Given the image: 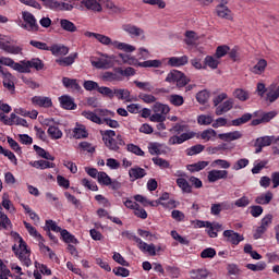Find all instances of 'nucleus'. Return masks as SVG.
Masks as SVG:
<instances>
[{
    "label": "nucleus",
    "mask_w": 279,
    "mask_h": 279,
    "mask_svg": "<svg viewBox=\"0 0 279 279\" xmlns=\"http://www.w3.org/2000/svg\"><path fill=\"white\" fill-rule=\"evenodd\" d=\"M153 111L157 114H162L163 117H167V114H169V112L171 111V108H169L168 105L155 102V105L153 106Z\"/></svg>",
    "instance_id": "ea45409f"
},
{
    "label": "nucleus",
    "mask_w": 279,
    "mask_h": 279,
    "mask_svg": "<svg viewBox=\"0 0 279 279\" xmlns=\"http://www.w3.org/2000/svg\"><path fill=\"white\" fill-rule=\"evenodd\" d=\"M177 186H179L183 193H193V185L184 178L177 179Z\"/></svg>",
    "instance_id": "58836bf2"
},
{
    "label": "nucleus",
    "mask_w": 279,
    "mask_h": 279,
    "mask_svg": "<svg viewBox=\"0 0 279 279\" xmlns=\"http://www.w3.org/2000/svg\"><path fill=\"white\" fill-rule=\"evenodd\" d=\"M5 125H22V128H28L29 124L27 123V120L16 116V113H11Z\"/></svg>",
    "instance_id": "412c9836"
},
{
    "label": "nucleus",
    "mask_w": 279,
    "mask_h": 279,
    "mask_svg": "<svg viewBox=\"0 0 279 279\" xmlns=\"http://www.w3.org/2000/svg\"><path fill=\"white\" fill-rule=\"evenodd\" d=\"M73 136L74 138H87L88 132L86 131V128L77 126L73 130Z\"/></svg>",
    "instance_id": "bf43d9fd"
},
{
    "label": "nucleus",
    "mask_w": 279,
    "mask_h": 279,
    "mask_svg": "<svg viewBox=\"0 0 279 279\" xmlns=\"http://www.w3.org/2000/svg\"><path fill=\"white\" fill-rule=\"evenodd\" d=\"M19 248L16 245L13 246V252L16 254L19 260H21L22 265L25 267H29L32 265V259L29 258V250H27V244L23 241V238L17 235Z\"/></svg>",
    "instance_id": "f03ea898"
},
{
    "label": "nucleus",
    "mask_w": 279,
    "mask_h": 279,
    "mask_svg": "<svg viewBox=\"0 0 279 279\" xmlns=\"http://www.w3.org/2000/svg\"><path fill=\"white\" fill-rule=\"evenodd\" d=\"M22 207L25 210V214L28 215V217L34 221L35 226H38L40 223V217H38V214H36L28 205L22 204Z\"/></svg>",
    "instance_id": "49530a36"
},
{
    "label": "nucleus",
    "mask_w": 279,
    "mask_h": 279,
    "mask_svg": "<svg viewBox=\"0 0 279 279\" xmlns=\"http://www.w3.org/2000/svg\"><path fill=\"white\" fill-rule=\"evenodd\" d=\"M217 16L220 19H227V21H232L234 17L232 15V11L228 9L226 4H219L216 8Z\"/></svg>",
    "instance_id": "aec40b11"
},
{
    "label": "nucleus",
    "mask_w": 279,
    "mask_h": 279,
    "mask_svg": "<svg viewBox=\"0 0 279 279\" xmlns=\"http://www.w3.org/2000/svg\"><path fill=\"white\" fill-rule=\"evenodd\" d=\"M82 117L85 119H88V121H92L93 123H97V125H104V120L97 116V112H93L89 110L82 111Z\"/></svg>",
    "instance_id": "cd10ccee"
},
{
    "label": "nucleus",
    "mask_w": 279,
    "mask_h": 279,
    "mask_svg": "<svg viewBox=\"0 0 279 279\" xmlns=\"http://www.w3.org/2000/svg\"><path fill=\"white\" fill-rule=\"evenodd\" d=\"M199 138L206 143H208V141L215 142L217 141V131L214 129H207L201 133Z\"/></svg>",
    "instance_id": "473e14b6"
},
{
    "label": "nucleus",
    "mask_w": 279,
    "mask_h": 279,
    "mask_svg": "<svg viewBox=\"0 0 279 279\" xmlns=\"http://www.w3.org/2000/svg\"><path fill=\"white\" fill-rule=\"evenodd\" d=\"M134 199L135 202H138L140 204H143V206H153V207H156V201H149L147 199V197L141 195V194H137L134 196Z\"/></svg>",
    "instance_id": "13d9d810"
},
{
    "label": "nucleus",
    "mask_w": 279,
    "mask_h": 279,
    "mask_svg": "<svg viewBox=\"0 0 279 279\" xmlns=\"http://www.w3.org/2000/svg\"><path fill=\"white\" fill-rule=\"evenodd\" d=\"M267 65L268 63L265 59H257L256 64L251 68V73L253 75H263L267 71Z\"/></svg>",
    "instance_id": "a211bd4d"
},
{
    "label": "nucleus",
    "mask_w": 279,
    "mask_h": 279,
    "mask_svg": "<svg viewBox=\"0 0 279 279\" xmlns=\"http://www.w3.org/2000/svg\"><path fill=\"white\" fill-rule=\"evenodd\" d=\"M12 69L19 73H32V70H28L27 61H21V63L14 62Z\"/></svg>",
    "instance_id": "6e6d98bb"
},
{
    "label": "nucleus",
    "mask_w": 279,
    "mask_h": 279,
    "mask_svg": "<svg viewBox=\"0 0 279 279\" xmlns=\"http://www.w3.org/2000/svg\"><path fill=\"white\" fill-rule=\"evenodd\" d=\"M208 182L215 183L219 180H228V170H210L207 174Z\"/></svg>",
    "instance_id": "9b49d317"
},
{
    "label": "nucleus",
    "mask_w": 279,
    "mask_h": 279,
    "mask_svg": "<svg viewBox=\"0 0 279 279\" xmlns=\"http://www.w3.org/2000/svg\"><path fill=\"white\" fill-rule=\"evenodd\" d=\"M61 239H63V241L65 243H73L74 245H77V240L75 239V235L70 234L66 229H63L61 231Z\"/></svg>",
    "instance_id": "052dcab7"
},
{
    "label": "nucleus",
    "mask_w": 279,
    "mask_h": 279,
    "mask_svg": "<svg viewBox=\"0 0 279 279\" xmlns=\"http://www.w3.org/2000/svg\"><path fill=\"white\" fill-rule=\"evenodd\" d=\"M118 73H120V77H121V82H123L124 77H132L134 75H136V70H134V68H125L123 70V68H117Z\"/></svg>",
    "instance_id": "c03bdc74"
},
{
    "label": "nucleus",
    "mask_w": 279,
    "mask_h": 279,
    "mask_svg": "<svg viewBox=\"0 0 279 279\" xmlns=\"http://www.w3.org/2000/svg\"><path fill=\"white\" fill-rule=\"evenodd\" d=\"M197 40H199L197 33H195L193 31L185 32V39H184L185 45L193 47V45L197 44Z\"/></svg>",
    "instance_id": "a19ab883"
},
{
    "label": "nucleus",
    "mask_w": 279,
    "mask_h": 279,
    "mask_svg": "<svg viewBox=\"0 0 279 279\" xmlns=\"http://www.w3.org/2000/svg\"><path fill=\"white\" fill-rule=\"evenodd\" d=\"M204 64H205V68L208 66L209 69H218L219 66V59L213 56H207L205 57L204 59Z\"/></svg>",
    "instance_id": "de8ad7c7"
},
{
    "label": "nucleus",
    "mask_w": 279,
    "mask_h": 279,
    "mask_svg": "<svg viewBox=\"0 0 279 279\" xmlns=\"http://www.w3.org/2000/svg\"><path fill=\"white\" fill-rule=\"evenodd\" d=\"M104 82H121V74L117 71V68L113 69V72L107 71L101 75Z\"/></svg>",
    "instance_id": "4be33fe9"
},
{
    "label": "nucleus",
    "mask_w": 279,
    "mask_h": 279,
    "mask_svg": "<svg viewBox=\"0 0 279 279\" xmlns=\"http://www.w3.org/2000/svg\"><path fill=\"white\" fill-rule=\"evenodd\" d=\"M222 236H225L228 243H231L232 245H239V243H241V241H244L245 239L240 233L234 232V230L223 231Z\"/></svg>",
    "instance_id": "f8f14e48"
},
{
    "label": "nucleus",
    "mask_w": 279,
    "mask_h": 279,
    "mask_svg": "<svg viewBox=\"0 0 279 279\" xmlns=\"http://www.w3.org/2000/svg\"><path fill=\"white\" fill-rule=\"evenodd\" d=\"M230 51V47L222 45V46H218L216 49V58H218V60H220V58H223L225 56H228V52Z\"/></svg>",
    "instance_id": "338daca9"
},
{
    "label": "nucleus",
    "mask_w": 279,
    "mask_h": 279,
    "mask_svg": "<svg viewBox=\"0 0 279 279\" xmlns=\"http://www.w3.org/2000/svg\"><path fill=\"white\" fill-rule=\"evenodd\" d=\"M274 199V193L266 192L260 194L255 198V203L259 204L260 206H267Z\"/></svg>",
    "instance_id": "72a5a7b5"
},
{
    "label": "nucleus",
    "mask_w": 279,
    "mask_h": 279,
    "mask_svg": "<svg viewBox=\"0 0 279 279\" xmlns=\"http://www.w3.org/2000/svg\"><path fill=\"white\" fill-rule=\"evenodd\" d=\"M218 138H220V141H225V143H232V141H239V138H243V133L240 131L220 133L218 134Z\"/></svg>",
    "instance_id": "2eb2a0df"
},
{
    "label": "nucleus",
    "mask_w": 279,
    "mask_h": 279,
    "mask_svg": "<svg viewBox=\"0 0 279 279\" xmlns=\"http://www.w3.org/2000/svg\"><path fill=\"white\" fill-rule=\"evenodd\" d=\"M24 228L27 230L28 234L33 236L34 239H43V235L32 226V223L24 221L23 222Z\"/></svg>",
    "instance_id": "8fccbe9b"
},
{
    "label": "nucleus",
    "mask_w": 279,
    "mask_h": 279,
    "mask_svg": "<svg viewBox=\"0 0 279 279\" xmlns=\"http://www.w3.org/2000/svg\"><path fill=\"white\" fill-rule=\"evenodd\" d=\"M195 133L189 132V133H183L181 135H174L171 136L168 141L169 145H182L185 141H190V138H194Z\"/></svg>",
    "instance_id": "ddd939ff"
},
{
    "label": "nucleus",
    "mask_w": 279,
    "mask_h": 279,
    "mask_svg": "<svg viewBox=\"0 0 279 279\" xmlns=\"http://www.w3.org/2000/svg\"><path fill=\"white\" fill-rule=\"evenodd\" d=\"M147 149L150 156H163L167 154V145L158 142H149Z\"/></svg>",
    "instance_id": "6e6552de"
},
{
    "label": "nucleus",
    "mask_w": 279,
    "mask_h": 279,
    "mask_svg": "<svg viewBox=\"0 0 279 279\" xmlns=\"http://www.w3.org/2000/svg\"><path fill=\"white\" fill-rule=\"evenodd\" d=\"M0 75L3 77V86L8 88V90H14V76L12 73L4 70Z\"/></svg>",
    "instance_id": "393cba45"
},
{
    "label": "nucleus",
    "mask_w": 279,
    "mask_h": 279,
    "mask_svg": "<svg viewBox=\"0 0 279 279\" xmlns=\"http://www.w3.org/2000/svg\"><path fill=\"white\" fill-rule=\"evenodd\" d=\"M85 36L87 38H96L100 45H105L106 47H113V49H118L120 52L118 57L121 59L122 62H118V64H129L130 66H136L138 64V59L134 56L128 53H134L136 51V47L130 45L128 43H122L119 40H112V38L101 35L99 33L86 32Z\"/></svg>",
    "instance_id": "f257e3e1"
},
{
    "label": "nucleus",
    "mask_w": 279,
    "mask_h": 279,
    "mask_svg": "<svg viewBox=\"0 0 279 279\" xmlns=\"http://www.w3.org/2000/svg\"><path fill=\"white\" fill-rule=\"evenodd\" d=\"M169 101L172 106H175V107L184 106V97H182L178 94L170 95Z\"/></svg>",
    "instance_id": "4d7b16f0"
},
{
    "label": "nucleus",
    "mask_w": 279,
    "mask_h": 279,
    "mask_svg": "<svg viewBox=\"0 0 279 279\" xmlns=\"http://www.w3.org/2000/svg\"><path fill=\"white\" fill-rule=\"evenodd\" d=\"M234 107V100L228 99L225 102L218 105L216 107V116L217 117H221V114H226V112H230V109Z\"/></svg>",
    "instance_id": "f3484780"
},
{
    "label": "nucleus",
    "mask_w": 279,
    "mask_h": 279,
    "mask_svg": "<svg viewBox=\"0 0 279 279\" xmlns=\"http://www.w3.org/2000/svg\"><path fill=\"white\" fill-rule=\"evenodd\" d=\"M134 84L140 90H146V93H151V90H154V86H151V83L149 82L134 81Z\"/></svg>",
    "instance_id": "680f3d73"
},
{
    "label": "nucleus",
    "mask_w": 279,
    "mask_h": 279,
    "mask_svg": "<svg viewBox=\"0 0 279 279\" xmlns=\"http://www.w3.org/2000/svg\"><path fill=\"white\" fill-rule=\"evenodd\" d=\"M246 268L251 271H265L267 269V264L265 262H259L257 264H247Z\"/></svg>",
    "instance_id": "e2e57ef3"
},
{
    "label": "nucleus",
    "mask_w": 279,
    "mask_h": 279,
    "mask_svg": "<svg viewBox=\"0 0 279 279\" xmlns=\"http://www.w3.org/2000/svg\"><path fill=\"white\" fill-rule=\"evenodd\" d=\"M75 60H77V52H72L68 57L56 59V63L59 66H71L75 63Z\"/></svg>",
    "instance_id": "dca6fc26"
},
{
    "label": "nucleus",
    "mask_w": 279,
    "mask_h": 279,
    "mask_svg": "<svg viewBox=\"0 0 279 279\" xmlns=\"http://www.w3.org/2000/svg\"><path fill=\"white\" fill-rule=\"evenodd\" d=\"M166 82H168V84H177L178 88H184V86L191 82V78L181 71L172 70L168 73Z\"/></svg>",
    "instance_id": "20e7f679"
},
{
    "label": "nucleus",
    "mask_w": 279,
    "mask_h": 279,
    "mask_svg": "<svg viewBox=\"0 0 279 279\" xmlns=\"http://www.w3.org/2000/svg\"><path fill=\"white\" fill-rule=\"evenodd\" d=\"M0 154L5 156L11 162H13L16 167L19 165V159L16 158V155L12 153L10 149H4L3 146L0 145Z\"/></svg>",
    "instance_id": "3c124183"
},
{
    "label": "nucleus",
    "mask_w": 279,
    "mask_h": 279,
    "mask_svg": "<svg viewBox=\"0 0 279 279\" xmlns=\"http://www.w3.org/2000/svg\"><path fill=\"white\" fill-rule=\"evenodd\" d=\"M48 51H51L52 56H56V57L68 56L69 47H66L64 45L54 44L52 46H49Z\"/></svg>",
    "instance_id": "b1692460"
},
{
    "label": "nucleus",
    "mask_w": 279,
    "mask_h": 279,
    "mask_svg": "<svg viewBox=\"0 0 279 279\" xmlns=\"http://www.w3.org/2000/svg\"><path fill=\"white\" fill-rule=\"evenodd\" d=\"M32 104L34 106H38L39 108H51V106H53L51 98L46 96H34L32 98Z\"/></svg>",
    "instance_id": "4468645a"
},
{
    "label": "nucleus",
    "mask_w": 279,
    "mask_h": 279,
    "mask_svg": "<svg viewBox=\"0 0 279 279\" xmlns=\"http://www.w3.org/2000/svg\"><path fill=\"white\" fill-rule=\"evenodd\" d=\"M33 148L36 151L37 156H39L40 158H45V160H56V157H53V155L49 154V151L45 150L43 147L34 145Z\"/></svg>",
    "instance_id": "37998d69"
},
{
    "label": "nucleus",
    "mask_w": 279,
    "mask_h": 279,
    "mask_svg": "<svg viewBox=\"0 0 279 279\" xmlns=\"http://www.w3.org/2000/svg\"><path fill=\"white\" fill-rule=\"evenodd\" d=\"M272 143H276V136L258 137L254 144L256 147L255 154H260V151H263V147H269Z\"/></svg>",
    "instance_id": "1a4fd4ad"
},
{
    "label": "nucleus",
    "mask_w": 279,
    "mask_h": 279,
    "mask_svg": "<svg viewBox=\"0 0 279 279\" xmlns=\"http://www.w3.org/2000/svg\"><path fill=\"white\" fill-rule=\"evenodd\" d=\"M59 101L61 104V108H64V110H75V108H77L75 100H73L71 96H61Z\"/></svg>",
    "instance_id": "a878e982"
},
{
    "label": "nucleus",
    "mask_w": 279,
    "mask_h": 279,
    "mask_svg": "<svg viewBox=\"0 0 279 279\" xmlns=\"http://www.w3.org/2000/svg\"><path fill=\"white\" fill-rule=\"evenodd\" d=\"M163 62H165V59L163 60H158V59L147 60V61L138 63V66H142L143 69H160V68H162Z\"/></svg>",
    "instance_id": "c85d7f7f"
},
{
    "label": "nucleus",
    "mask_w": 279,
    "mask_h": 279,
    "mask_svg": "<svg viewBox=\"0 0 279 279\" xmlns=\"http://www.w3.org/2000/svg\"><path fill=\"white\" fill-rule=\"evenodd\" d=\"M81 3L86 10H90L92 12H102L104 10L99 0H82Z\"/></svg>",
    "instance_id": "6ab92c4d"
},
{
    "label": "nucleus",
    "mask_w": 279,
    "mask_h": 279,
    "mask_svg": "<svg viewBox=\"0 0 279 279\" xmlns=\"http://www.w3.org/2000/svg\"><path fill=\"white\" fill-rule=\"evenodd\" d=\"M62 84L64 88H69L70 90H80L82 88L80 83H77V80L69 78L66 76L62 78Z\"/></svg>",
    "instance_id": "7c9ffc66"
},
{
    "label": "nucleus",
    "mask_w": 279,
    "mask_h": 279,
    "mask_svg": "<svg viewBox=\"0 0 279 279\" xmlns=\"http://www.w3.org/2000/svg\"><path fill=\"white\" fill-rule=\"evenodd\" d=\"M118 99H122V101H132V98L130 96V90L128 89H114L113 90V96Z\"/></svg>",
    "instance_id": "09e8293b"
},
{
    "label": "nucleus",
    "mask_w": 279,
    "mask_h": 279,
    "mask_svg": "<svg viewBox=\"0 0 279 279\" xmlns=\"http://www.w3.org/2000/svg\"><path fill=\"white\" fill-rule=\"evenodd\" d=\"M209 97H210V94H208L207 90H201L196 94V101H198V104H206Z\"/></svg>",
    "instance_id": "774afa93"
},
{
    "label": "nucleus",
    "mask_w": 279,
    "mask_h": 279,
    "mask_svg": "<svg viewBox=\"0 0 279 279\" xmlns=\"http://www.w3.org/2000/svg\"><path fill=\"white\" fill-rule=\"evenodd\" d=\"M185 64H189L187 56L168 58L169 66L178 68V66H184Z\"/></svg>",
    "instance_id": "5701e85b"
},
{
    "label": "nucleus",
    "mask_w": 279,
    "mask_h": 279,
    "mask_svg": "<svg viewBox=\"0 0 279 279\" xmlns=\"http://www.w3.org/2000/svg\"><path fill=\"white\" fill-rule=\"evenodd\" d=\"M122 236H125L126 239H129V241H134L141 252H147L150 256H156V245L147 244L146 242L141 240V238L136 236V234L130 231L123 232Z\"/></svg>",
    "instance_id": "7ed1b4c3"
},
{
    "label": "nucleus",
    "mask_w": 279,
    "mask_h": 279,
    "mask_svg": "<svg viewBox=\"0 0 279 279\" xmlns=\"http://www.w3.org/2000/svg\"><path fill=\"white\" fill-rule=\"evenodd\" d=\"M26 65L28 66V71H32V69H35V71H43V69H45V63L39 58L26 61Z\"/></svg>",
    "instance_id": "2f4dec72"
},
{
    "label": "nucleus",
    "mask_w": 279,
    "mask_h": 279,
    "mask_svg": "<svg viewBox=\"0 0 279 279\" xmlns=\"http://www.w3.org/2000/svg\"><path fill=\"white\" fill-rule=\"evenodd\" d=\"M114 62H117L116 56L102 54V58L92 61V65H94L95 69H112L114 66Z\"/></svg>",
    "instance_id": "0eeeda50"
},
{
    "label": "nucleus",
    "mask_w": 279,
    "mask_h": 279,
    "mask_svg": "<svg viewBox=\"0 0 279 279\" xmlns=\"http://www.w3.org/2000/svg\"><path fill=\"white\" fill-rule=\"evenodd\" d=\"M12 227V221L8 218V215L3 214V207L0 205V229L8 230Z\"/></svg>",
    "instance_id": "4c0bfd02"
},
{
    "label": "nucleus",
    "mask_w": 279,
    "mask_h": 279,
    "mask_svg": "<svg viewBox=\"0 0 279 279\" xmlns=\"http://www.w3.org/2000/svg\"><path fill=\"white\" fill-rule=\"evenodd\" d=\"M22 19L24 23L21 24L22 29H26V32L36 33L39 29L38 22L36 21V16L28 11L22 12Z\"/></svg>",
    "instance_id": "423d86ee"
},
{
    "label": "nucleus",
    "mask_w": 279,
    "mask_h": 279,
    "mask_svg": "<svg viewBox=\"0 0 279 279\" xmlns=\"http://www.w3.org/2000/svg\"><path fill=\"white\" fill-rule=\"evenodd\" d=\"M213 121H215V118L210 114H201L197 117L198 125H211Z\"/></svg>",
    "instance_id": "5fc2aeb1"
},
{
    "label": "nucleus",
    "mask_w": 279,
    "mask_h": 279,
    "mask_svg": "<svg viewBox=\"0 0 279 279\" xmlns=\"http://www.w3.org/2000/svg\"><path fill=\"white\" fill-rule=\"evenodd\" d=\"M210 162L208 161H198L196 163L187 165L186 169L191 173H196L197 171H203V169H206Z\"/></svg>",
    "instance_id": "c9c22d12"
},
{
    "label": "nucleus",
    "mask_w": 279,
    "mask_h": 279,
    "mask_svg": "<svg viewBox=\"0 0 279 279\" xmlns=\"http://www.w3.org/2000/svg\"><path fill=\"white\" fill-rule=\"evenodd\" d=\"M210 167L213 169H222V171H226V169H230V167H232V163H230V161L226 160V159H215L214 161H211Z\"/></svg>",
    "instance_id": "e433bc0d"
},
{
    "label": "nucleus",
    "mask_w": 279,
    "mask_h": 279,
    "mask_svg": "<svg viewBox=\"0 0 279 279\" xmlns=\"http://www.w3.org/2000/svg\"><path fill=\"white\" fill-rule=\"evenodd\" d=\"M11 38L8 35L0 34V49L5 53L12 56H19L23 53V47L16 45H10Z\"/></svg>",
    "instance_id": "39448f33"
},
{
    "label": "nucleus",
    "mask_w": 279,
    "mask_h": 279,
    "mask_svg": "<svg viewBox=\"0 0 279 279\" xmlns=\"http://www.w3.org/2000/svg\"><path fill=\"white\" fill-rule=\"evenodd\" d=\"M129 175L132 182H134L135 180H141V178H145L147 172L141 167H134L129 170Z\"/></svg>",
    "instance_id": "bb28decb"
},
{
    "label": "nucleus",
    "mask_w": 279,
    "mask_h": 279,
    "mask_svg": "<svg viewBox=\"0 0 279 279\" xmlns=\"http://www.w3.org/2000/svg\"><path fill=\"white\" fill-rule=\"evenodd\" d=\"M193 279H206L210 276V271L206 268H198L191 271Z\"/></svg>",
    "instance_id": "79ce46f5"
},
{
    "label": "nucleus",
    "mask_w": 279,
    "mask_h": 279,
    "mask_svg": "<svg viewBox=\"0 0 279 279\" xmlns=\"http://www.w3.org/2000/svg\"><path fill=\"white\" fill-rule=\"evenodd\" d=\"M122 29H123V32L129 34V36H131V38H138V36H143V38H145V31H143V28H141L136 25L124 24V25H122Z\"/></svg>",
    "instance_id": "9d476101"
},
{
    "label": "nucleus",
    "mask_w": 279,
    "mask_h": 279,
    "mask_svg": "<svg viewBox=\"0 0 279 279\" xmlns=\"http://www.w3.org/2000/svg\"><path fill=\"white\" fill-rule=\"evenodd\" d=\"M110 175L106 172H99L97 182H99L102 186H110Z\"/></svg>",
    "instance_id": "69168bd1"
},
{
    "label": "nucleus",
    "mask_w": 279,
    "mask_h": 279,
    "mask_svg": "<svg viewBox=\"0 0 279 279\" xmlns=\"http://www.w3.org/2000/svg\"><path fill=\"white\" fill-rule=\"evenodd\" d=\"M31 167H34L35 169H53L56 167V163L47 160H35L29 162Z\"/></svg>",
    "instance_id": "c756f323"
},
{
    "label": "nucleus",
    "mask_w": 279,
    "mask_h": 279,
    "mask_svg": "<svg viewBox=\"0 0 279 279\" xmlns=\"http://www.w3.org/2000/svg\"><path fill=\"white\" fill-rule=\"evenodd\" d=\"M60 27L64 29V32L74 33L77 32V26L66 19L60 20Z\"/></svg>",
    "instance_id": "a18cd8bd"
},
{
    "label": "nucleus",
    "mask_w": 279,
    "mask_h": 279,
    "mask_svg": "<svg viewBox=\"0 0 279 279\" xmlns=\"http://www.w3.org/2000/svg\"><path fill=\"white\" fill-rule=\"evenodd\" d=\"M29 45L32 47H34L35 49H39V51H49V46L47 45V43H43V41L32 39L29 41Z\"/></svg>",
    "instance_id": "0e129e2a"
},
{
    "label": "nucleus",
    "mask_w": 279,
    "mask_h": 279,
    "mask_svg": "<svg viewBox=\"0 0 279 279\" xmlns=\"http://www.w3.org/2000/svg\"><path fill=\"white\" fill-rule=\"evenodd\" d=\"M47 133L52 141H60V138H62L63 136V133L60 130V128L56 125H49Z\"/></svg>",
    "instance_id": "f704fd0d"
},
{
    "label": "nucleus",
    "mask_w": 279,
    "mask_h": 279,
    "mask_svg": "<svg viewBox=\"0 0 279 279\" xmlns=\"http://www.w3.org/2000/svg\"><path fill=\"white\" fill-rule=\"evenodd\" d=\"M221 210H228V203L213 204L210 208L211 215H220Z\"/></svg>",
    "instance_id": "603ef678"
},
{
    "label": "nucleus",
    "mask_w": 279,
    "mask_h": 279,
    "mask_svg": "<svg viewBox=\"0 0 279 279\" xmlns=\"http://www.w3.org/2000/svg\"><path fill=\"white\" fill-rule=\"evenodd\" d=\"M151 160L154 165H156V167H159L160 169H171V163L167 161V159L154 157Z\"/></svg>",
    "instance_id": "864d4df0"
}]
</instances>
